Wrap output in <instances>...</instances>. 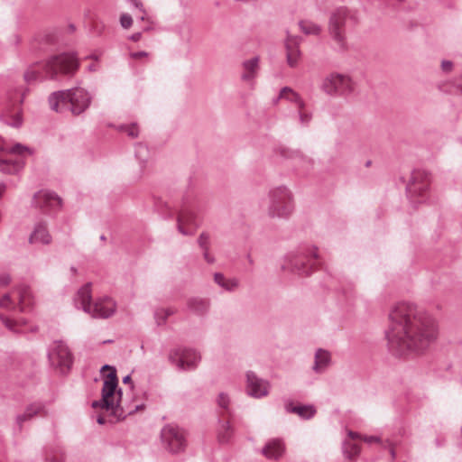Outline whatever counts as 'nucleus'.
I'll return each instance as SVG.
<instances>
[{"label": "nucleus", "instance_id": "1", "mask_svg": "<svg viewBox=\"0 0 462 462\" xmlns=\"http://www.w3.org/2000/svg\"><path fill=\"white\" fill-rule=\"evenodd\" d=\"M435 319L410 302H398L389 312L385 331L388 350L395 356L423 353L437 338Z\"/></svg>", "mask_w": 462, "mask_h": 462}, {"label": "nucleus", "instance_id": "2", "mask_svg": "<svg viewBox=\"0 0 462 462\" xmlns=\"http://www.w3.org/2000/svg\"><path fill=\"white\" fill-rule=\"evenodd\" d=\"M79 68V61L75 53L54 55L45 62L30 66L24 73L27 83L55 79L59 74L73 76Z\"/></svg>", "mask_w": 462, "mask_h": 462}, {"label": "nucleus", "instance_id": "3", "mask_svg": "<svg viewBox=\"0 0 462 462\" xmlns=\"http://www.w3.org/2000/svg\"><path fill=\"white\" fill-rule=\"evenodd\" d=\"M93 97L94 95L88 89L75 87L51 93L48 101L51 109L57 113L69 110L73 116H79L89 108Z\"/></svg>", "mask_w": 462, "mask_h": 462}, {"label": "nucleus", "instance_id": "4", "mask_svg": "<svg viewBox=\"0 0 462 462\" xmlns=\"http://www.w3.org/2000/svg\"><path fill=\"white\" fill-rule=\"evenodd\" d=\"M92 283L88 282L76 292L74 306L82 310L93 319H106L115 315L117 309L116 300L109 296H101L92 300Z\"/></svg>", "mask_w": 462, "mask_h": 462}, {"label": "nucleus", "instance_id": "5", "mask_svg": "<svg viewBox=\"0 0 462 462\" xmlns=\"http://www.w3.org/2000/svg\"><path fill=\"white\" fill-rule=\"evenodd\" d=\"M117 384L118 381L116 374V370L113 369L104 381L101 399L98 401H94L91 406L94 409L105 410L114 416L120 417L125 415L126 411L120 404L122 391L121 389L117 390ZM138 408L139 406H136L135 411ZM134 411V410L129 411L127 413L132 414Z\"/></svg>", "mask_w": 462, "mask_h": 462}, {"label": "nucleus", "instance_id": "6", "mask_svg": "<svg viewBox=\"0 0 462 462\" xmlns=\"http://www.w3.org/2000/svg\"><path fill=\"white\" fill-rule=\"evenodd\" d=\"M318 248L305 245L288 254L282 269L299 275H309L318 263Z\"/></svg>", "mask_w": 462, "mask_h": 462}, {"label": "nucleus", "instance_id": "7", "mask_svg": "<svg viewBox=\"0 0 462 462\" xmlns=\"http://www.w3.org/2000/svg\"><path fill=\"white\" fill-rule=\"evenodd\" d=\"M199 203L192 193L183 196L177 216V228L183 236H192L199 223L197 218Z\"/></svg>", "mask_w": 462, "mask_h": 462}, {"label": "nucleus", "instance_id": "8", "mask_svg": "<svg viewBox=\"0 0 462 462\" xmlns=\"http://www.w3.org/2000/svg\"><path fill=\"white\" fill-rule=\"evenodd\" d=\"M294 210L293 196L285 186L273 188L269 191L268 215L272 217L287 218Z\"/></svg>", "mask_w": 462, "mask_h": 462}, {"label": "nucleus", "instance_id": "9", "mask_svg": "<svg viewBox=\"0 0 462 462\" xmlns=\"http://www.w3.org/2000/svg\"><path fill=\"white\" fill-rule=\"evenodd\" d=\"M33 304V297L31 288L22 284L15 288L12 294H5L0 299V307L5 309H18L23 312L30 309Z\"/></svg>", "mask_w": 462, "mask_h": 462}, {"label": "nucleus", "instance_id": "10", "mask_svg": "<svg viewBox=\"0 0 462 462\" xmlns=\"http://www.w3.org/2000/svg\"><path fill=\"white\" fill-rule=\"evenodd\" d=\"M430 176L427 171L415 170L412 171L411 180L406 186V192L411 203H420L428 198Z\"/></svg>", "mask_w": 462, "mask_h": 462}, {"label": "nucleus", "instance_id": "11", "mask_svg": "<svg viewBox=\"0 0 462 462\" xmlns=\"http://www.w3.org/2000/svg\"><path fill=\"white\" fill-rule=\"evenodd\" d=\"M48 359L52 367L65 374L71 368L73 356L63 341H54L48 349Z\"/></svg>", "mask_w": 462, "mask_h": 462}, {"label": "nucleus", "instance_id": "12", "mask_svg": "<svg viewBox=\"0 0 462 462\" xmlns=\"http://www.w3.org/2000/svg\"><path fill=\"white\" fill-rule=\"evenodd\" d=\"M320 89L329 96L346 95L352 92L353 82L348 76L333 72L323 79Z\"/></svg>", "mask_w": 462, "mask_h": 462}, {"label": "nucleus", "instance_id": "13", "mask_svg": "<svg viewBox=\"0 0 462 462\" xmlns=\"http://www.w3.org/2000/svg\"><path fill=\"white\" fill-rule=\"evenodd\" d=\"M163 445L171 453H180L187 447V439L182 429L175 425H166L161 431Z\"/></svg>", "mask_w": 462, "mask_h": 462}, {"label": "nucleus", "instance_id": "14", "mask_svg": "<svg viewBox=\"0 0 462 462\" xmlns=\"http://www.w3.org/2000/svg\"><path fill=\"white\" fill-rule=\"evenodd\" d=\"M201 356L199 352L192 348L176 347L169 354V360L175 365L179 370H191L197 367Z\"/></svg>", "mask_w": 462, "mask_h": 462}, {"label": "nucleus", "instance_id": "15", "mask_svg": "<svg viewBox=\"0 0 462 462\" xmlns=\"http://www.w3.org/2000/svg\"><path fill=\"white\" fill-rule=\"evenodd\" d=\"M32 206L43 214L51 215L60 208L61 199L52 191L42 189L34 194Z\"/></svg>", "mask_w": 462, "mask_h": 462}, {"label": "nucleus", "instance_id": "16", "mask_svg": "<svg viewBox=\"0 0 462 462\" xmlns=\"http://www.w3.org/2000/svg\"><path fill=\"white\" fill-rule=\"evenodd\" d=\"M246 393L255 399H261L269 394L270 383L267 380L260 378L254 372H246Z\"/></svg>", "mask_w": 462, "mask_h": 462}, {"label": "nucleus", "instance_id": "17", "mask_svg": "<svg viewBox=\"0 0 462 462\" xmlns=\"http://www.w3.org/2000/svg\"><path fill=\"white\" fill-rule=\"evenodd\" d=\"M300 37L291 35L287 32V36L284 41V46L286 50V61L288 66L291 68H296L300 60Z\"/></svg>", "mask_w": 462, "mask_h": 462}, {"label": "nucleus", "instance_id": "18", "mask_svg": "<svg viewBox=\"0 0 462 462\" xmlns=\"http://www.w3.org/2000/svg\"><path fill=\"white\" fill-rule=\"evenodd\" d=\"M285 452V445L282 439H269L263 447L261 453L268 459L277 460Z\"/></svg>", "mask_w": 462, "mask_h": 462}, {"label": "nucleus", "instance_id": "19", "mask_svg": "<svg viewBox=\"0 0 462 462\" xmlns=\"http://www.w3.org/2000/svg\"><path fill=\"white\" fill-rule=\"evenodd\" d=\"M332 363V356L328 350L318 348L314 354V364L312 370L315 374H324Z\"/></svg>", "mask_w": 462, "mask_h": 462}, {"label": "nucleus", "instance_id": "20", "mask_svg": "<svg viewBox=\"0 0 462 462\" xmlns=\"http://www.w3.org/2000/svg\"><path fill=\"white\" fill-rule=\"evenodd\" d=\"M352 18L353 16L348 9L339 7L331 14L328 23V29H332L335 26L337 31L346 32L347 21Z\"/></svg>", "mask_w": 462, "mask_h": 462}, {"label": "nucleus", "instance_id": "21", "mask_svg": "<svg viewBox=\"0 0 462 462\" xmlns=\"http://www.w3.org/2000/svg\"><path fill=\"white\" fill-rule=\"evenodd\" d=\"M331 39V48L337 53L344 54L349 50V44L346 35V32L337 31L334 26L328 29Z\"/></svg>", "mask_w": 462, "mask_h": 462}, {"label": "nucleus", "instance_id": "22", "mask_svg": "<svg viewBox=\"0 0 462 462\" xmlns=\"http://www.w3.org/2000/svg\"><path fill=\"white\" fill-rule=\"evenodd\" d=\"M260 58L258 56L245 60L242 63L243 72L241 79L245 82H252L257 77L260 69Z\"/></svg>", "mask_w": 462, "mask_h": 462}, {"label": "nucleus", "instance_id": "23", "mask_svg": "<svg viewBox=\"0 0 462 462\" xmlns=\"http://www.w3.org/2000/svg\"><path fill=\"white\" fill-rule=\"evenodd\" d=\"M348 439H345L342 444V450L346 459L350 460L360 453L359 446L355 442L361 436L352 430L347 431Z\"/></svg>", "mask_w": 462, "mask_h": 462}, {"label": "nucleus", "instance_id": "24", "mask_svg": "<svg viewBox=\"0 0 462 462\" xmlns=\"http://www.w3.org/2000/svg\"><path fill=\"white\" fill-rule=\"evenodd\" d=\"M51 242V236L47 229L46 224L44 222L35 224L33 231L29 237V243L49 245Z\"/></svg>", "mask_w": 462, "mask_h": 462}, {"label": "nucleus", "instance_id": "25", "mask_svg": "<svg viewBox=\"0 0 462 462\" xmlns=\"http://www.w3.org/2000/svg\"><path fill=\"white\" fill-rule=\"evenodd\" d=\"M234 436V429L228 420L219 419L217 426V438L219 443H228Z\"/></svg>", "mask_w": 462, "mask_h": 462}, {"label": "nucleus", "instance_id": "26", "mask_svg": "<svg viewBox=\"0 0 462 462\" xmlns=\"http://www.w3.org/2000/svg\"><path fill=\"white\" fill-rule=\"evenodd\" d=\"M213 277L214 282L226 291L234 292L240 286V281L238 278H227L221 273H215Z\"/></svg>", "mask_w": 462, "mask_h": 462}, {"label": "nucleus", "instance_id": "27", "mask_svg": "<svg viewBox=\"0 0 462 462\" xmlns=\"http://www.w3.org/2000/svg\"><path fill=\"white\" fill-rule=\"evenodd\" d=\"M285 411L288 413H295L303 420H310L316 414L313 405H294L292 402L285 404Z\"/></svg>", "mask_w": 462, "mask_h": 462}, {"label": "nucleus", "instance_id": "28", "mask_svg": "<svg viewBox=\"0 0 462 462\" xmlns=\"http://www.w3.org/2000/svg\"><path fill=\"white\" fill-rule=\"evenodd\" d=\"M280 152L282 157L293 160L299 167L309 170L311 165V160L300 152L281 148Z\"/></svg>", "mask_w": 462, "mask_h": 462}, {"label": "nucleus", "instance_id": "29", "mask_svg": "<svg viewBox=\"0 0 462 462\" xmlns=\"http://www.w3.org/2000/svg\"><path fill=\"white\" fill-rule=\"evenodd\" d=\"M24 166L23 159H4L0 158V171L4 174H17Z\"/></svg>", "mask_w": 462, "mask_h": 462}, {"label": "nucleus", "instance_id": "30", "mask_svg": "<svg viewBox=\"0 0 462 462\" xmlns=\"http://www.w3.org/2000/svg\"><path fill=\"white\" fill-rule=\"evenodd\" d=\"M280 99H284L288 102L293 103L296 108H303L305 106V103L300 96L289 87L282 88L280 91L279 97L274 99L273 102L276 104Z\"/></svg>", "mask_w": 462, "mask_h": 462}, {"label": "nucleus", "instance_id": "31", "mask_svg": "<svg viewBox=\"0 0 462 462\" xmlns=\"http://www.w3.org/2000/svg\"><path fill=\"white\" fill-rule=\"evenodd\" d=\"M0 152H7L17 155H23L25 153L31 154L32 150L30 147L22 143L9 144L5 140L0 136Z\"/></svg>", "mask_w": 462, "mask_h": 462}, {"label": "nucleus", "instance_id": "32", "mask_svg": "<svg viewBox=\"0 0 462 462\" xmlns=\"http://www.w3.org/2000/svg\"><path fill=\"white\" fill-rule=\"evenodd\" d=\"M208 300L200 298H192L188 301V308L198 315H203L208 310Z\"/></svg>", "mask_w": 462, "mask_h": 462}, {"label": "nucleus", "instance_id": "33", "mask_svg": "<svg viewBox=\"0 0 462 462\" xmlns=\"http://www.w3.org/2000/svg\"><path fill=\"white\" fill-rule=\"evenodd\" d=\"M363 441L372 444V443H378L383 448H389V452L391 454V457L393 458L395 457V451L393 446V442L389 439L383 440L381 438L377 436H364L360 438Z\"/></svg>", "mask_w": 462, "mask_h": 462}, {"label": "nucleus", "instance_id": "34", "mask_svg": "<svg viewBox=\"0 0 462 462\" xmlns=\"http://www.w3.org/2000/svg\"><path fill=\"white\" fill-rule=\"evenodd\" d=\"M0 320L10 331L14 333H23L25 330L23 328L24 324L23 320H14L8 317L0 314Z\"/></svg>", "mask_w": 462, "mask_h": 462}, {"label": "nucleus", "instance_id": "35", "mask_svg": "<svg viewBox=\"0 0 462 462\" xmlns=\"http://www.w3.org/2000/svg\"><path fill=\"white\" fill-rule=\"evenodd\" d=\"M300 31L306 35H319L321 32V27L309 20H302L299 23Z\"/></svg>", "mask_w": 462, "mask_h": 462}, {"label": "nucleus", "instance_id": "36", "mask_svg": "<svg viewBox=\"0 0 462 462\" xmlns=\"http://www.w3.org/2000/svg\"><path fill=\"white\" fill-rule=\"evenodd\" d=\"M134 155L140 163V168L143 169L149 156L148 148L141 143H136L134 146Z\"/></svg>", "mask_w": 462, "mask_h": 462}, {"label": "nucleus", "instance_id": "37", "mask_svg": "<svg viewBox=\"0 0 462 462\" xmlns=\"http://www.w3.org/2000/svg\"><path fill=\"white\" fill-rule=\"evenodd\" d=\"M230 398L226 393H220L217 398V403L219 408L225 411L228 416H231Z\"/></svg>", "mask_w": 462, "mask_h": 462}, {"label": "nucleus", "instance_id": "38", "mask_svg": "<svg viewBox=\"0 0 462 462\" xmlns=\"http://www.w3.org/2000/svg\"><path fill=\"white\" fill-rule=\"evenodd\" d=\"M174 313V310L172 309H159L156 310L154 312V318L156 320V323L161 326L164 324L168 317L172 315Z\"/></svg>", "mask_w": 462, "mask_h": 462}, {"label": "nucleus", "instance_id": "39", "mask_svg": "<svg viewBox=\"0 0 462 462\" xmlns=\"http://www.w3.org/2000/svg\"><path fill=\"white\" fill-rule=\"evenodd\" d=\"M117 129L120 132L125 133L131 138H136L139 135V127L135 123L130 125H120Z\"/></svg>", "mask_w": 462, "mask_h": 462}, {"label": "nucleus", "instance_id": "40", "mask_svg": "<svg viewBox=\"0 0 462 462\" xmlns=\"http://www.w3.org/2000/svg\"><path fill=\"white\" fill-rule=\"evenodd\" d=\"M198 245L201 251H207L210 249L211 238L208 232H202L198 238Z\"/></svg>", "mask_w": 462, "mask_h": 462}, {"label": "nucleus", "instance_id": "41", "mask_svg": "<svg viewBox=\"0 0 462 462\" xmlns=\"http://www.w3.org/2000/svg\"><path fill=\"white\" fill-rule=\"evenodd\" d=\"M44 409V405L42 402H33L28 405L25 409V412L29 417L33 418L35 415L40 414Z\"/></svg>", "mask_w": 462, "mask_h": 462}, {"label": "nucleus", "instance_id": "42", "mask_svg": "<svg viewBox=\"0 0 462 462\" xmlns=\"http://www.w3.org/2000/svg\"><path fill=\"white\" fill-rule=\"evenodd\" d=\"M297 109H298L300 123L303 126L308 125L312 117L311 114L305 109V106L303 108H297Z\"/></svg>", "mask_w": 462, "mask_h": 462}, {"label": "nucleus", "instance_id": "43", "mask_svg": "<svg viewBox=\"0 0 462 462\" xmlns=\"http://www.w3.org/2000/svg\"><path fill=\"white\" fill-rule=\"evenodd\" d=\"M120 23H121L122 27L125 29L130 28L133 23V19H132L131 15H129L127 14H122L120 17Z\"/></svg>", "mask_w": 462, "mask_h": 462}, {"label": "nucleus", "instance_id": "44", "mask_svg": "<svg viewBox=\"0 0 462 462\" xmlns=\"http://www.w3.org/2000/svg\"><path fill=\"white\" fill-rule=\"evenodd\" d=\"M31 419H32V418L29 417L25 411L22 414L17 415L16 416V424H17L19 430H22L23 424Z\"/></svg>", "mask_w": 462, "mask_h": 462}, {"label": "nucleus", "instance_id": "45", "mask_svg": "<svg viewBox=\"0 0 462 462\" xmlns=\"http://www.w3.org/2000/svg\"><path fill=\"white\" fill-rule=\"evenodd\" d=\"M132 5H134L135 8L139 9L142 13L140 19L144 20L145 19V10L143 9V4L139 0H130Z\"/></svg>", "mask_w": 462, "mask_h": 462}, {"label": "nucleus", "instance_id": "46", "mask_svg": "<svg viewBox=\"0 0 462 462\" xmlns=\"http://www.w3.org/2000/svg\"><path fill=\"white\" fill-rule=\"evenodd\" d=\"M11 277L8 273H2L0 274V285L1 286H6L10 283Z\"/></svg>", "mask_w": 462, "mask_h": 462}, {"label": "nucleus", "instance_id": "47", "mask_svg": "<svg viewBox=\"0 0 462 462\" xmlns=\"http://www.w3.org/2000/svg\"><path fill=\"white\" fill-rule=\"evenodd\" d=\"M453 68V63L450 60H442L441 69L445 72H449Z\"/></svg>", "mask_w": 462, "mask_h": 462}, {"label": "nucleus", "instance_id": "48", "mask_svg": "<svg viewBox=\"0 0 462 462\" xmlns=\"http://www.w3.org/2000/svg\"><path fill=\"white\" fill-rule=\"evenodd\" d=\"M7 124L13 127H20L22 125V118L20 116H16Z\"/></svg>", "mask_w": 462, "mask_h": 462}, {"label": "nucleus", "instance_id": "49", "mask_svg": "<svg viewBox=\"0 0 462 462\" xmlns=\"http://www.w3.org/2000/svg\"><path fill=\"white\" fill-rule=\"evenodd\" d=\"M203 253V258L208 263H215V257L210 254L209 250L202 251Z\"/></svg>", "mask_w": 462, "mask_h": 462}, {"label": "nucleus", "instance_id": "50", "mask_svg": "<svg viewBox=\"0 0 462 462\" xmlns=\"http://www.w3.org/2000/svg\"><path fill=\"white\" fill-rule=\"evenodd\" d=\"M147 56H148V52H146V51H136V52L130 53V57L134 60L144 58Z\"/></svg>", "mask_w": 462, "mask_h": 462}, {"label": "nucleus", "instance_id": "51", "mask_svg": "<svg viewBox=\"0 0 462 462\" xmlns=\"http://www.w3.org/2000/svg\"><path fill=\"white\" fill-rule=\"evenodd\" d=\"M47 462H63V456L62 455H56L54 457H46Z\"/></svg>", "mask_w": 462, "mask_h": 462}, {"label": "nucleus", "instance_id": "52", "mask_svg": "<svg viewBox=\"0 0 462 462\" xmlns=\"http://www.w3.org/2000/svg\"><path fill=\"white\" fill-rule=\"evenodd\" d=\"M99 69V65L97 63H93V64H90L88 67V70L89 72H96Z\"/></svg>", "mask_w": 462, "mask_h": 462}, {"label": "nucleus", "instance_id": "53", "mask_svg": "<svg viewBox=\"0 0 462 462\" xmlns=\"http://www.w3.org/2000/svg\"><path fill=\"white\" fill-rule=\"evenodd\" d=\"M142 37L141 32H135L130 36V40L133 42H138Z\"/></svg>", "mask_w": 462, "mask_h": 462}, {"label": "nucleus", "instance_id": "54", "mask_svg": "<svg viewBox=\"0 0 462 462\" xmlns=\"http://www.w3.org/2000/svg\"><path fill=\"white\" fill-rule=\"evenodd\" d=\"M5 189V184L3 182H0V197L3 195Z\"/></svg>", "mask_w": 462, "mask_h": 462}, {"label": "nucleus", "instance_id": "55", "mask_svg": "<svg viewBox=\"0 0 462 462\" xmlns=\"http://www.w3.org/2000/svg\"><path fill=\"white\" fill-rule=\"evenodd\" d=\"M97 421L98 424L102 425V424H105L106 420L104 419V417L98 416Z\"/></svg>", "mask_w": 462, "mask_h": 462}, {"label": "nucleus", "instance_id": "56", "mask_svg": "<svg viewBox=\"0 0 462 462\" xmlns=\"http://www.w3.org/2000/svg\"><path fill=\"white\" fill-rule=\"evenodd\" d=\"M131 382V376L130 375H126L123 378V383H130Z\"/></svg>", "mask_w": 462, "mask_h": 462}, {"label": "nucleus", "instance_id": "57", "mask_svg": "<svg viewBox=\"0 0 462 462\" xmlns=\"http://www.w3.org/2000/svg\"><path fill=\"white\" fill-rule=\"evenodd\" d=\"M88 58V59H93V60H95L96 61H97V60H98V56H97V55H96V54H91V55H89Z\"/></svg>", "mask_w": 462, "mask_h": 462}, {"label": "nucleus", "instance_id": "58", "mask_svg": "<svg viewBox=\"0 0 462 462\" xmlns=\"http://www.w3.org/2000/svg\"><path fill=\"white\" fill-rule=\"evenodd\" d=\"M370 165H371V161H367V162H365V166H366V167H368V166H370Z\"/></svg>", "mask_w": 462, "mask_h": 462}, {"label": "nucleus", "instance_id": "59", "mask_svg": "<svg viewBox=\"0 0 462 462\" xmlns=\"http://www.w3.org/2000/svg\"><path fill=\"white\" fill-rule=\"evenodd\" d=\"M111 342H113V340L109 339V340L103 341V344L111 343Z\"/></svg>", "mask_w": 462, "mask_h": 462}, {"label": "nucleus", "instance_id": "60", "mask_svg": "<svg viewBox=\"0 0 462 462\" xmlns=\"http://www.w3.org/2000/svg\"><path fill=\"white\" fill-rule=\"evenodd\" d=\"M106 368H109V366L107 365H105L102 369H106Z\"/></svg>", "mask_w": 462, "mask_h": 462}, {"label": "nucleus", "instance_id": "61", "mask_svg": "<svg viewBox=\"0 0 462 462\" xmlns=\"http://www.w3.org/2000/svg\"><path fill=\"white\" fill-rule=\"evenodd\" d=\"M70 30H71V31H74V30H75L74 25H70Z\"/></svg>", "mask_w": 462, "mask_h": 462}, {"label": "nucleus", "instance_id": "62", "mask_svg": "<svg viewBox=\"0 0 462 462\" xmlns=\"http://www.w3.org/2000/svg\"><path fill=\"white\" fill-rule=\"evenodd\" d=\"M71 271H72L73 273H76V269H75L74 267H71Z\"/></svg>", "mask_w": 462, "mask_h": 462}, {"label": "nucleus", "instance_id": "63", "mask_svg": "<svg viewBox=\"0 0 462 462\" xmlns=\"http://www.w3.org/2000/svg\"><path fill=\"white\" fill-rule=\"evenodd\" d=\"M100 238H101L102 240H106L105 236H101V237H100Z\"/></svg>", "mask_w": 462, "mask_h": 462}]
</instances>
